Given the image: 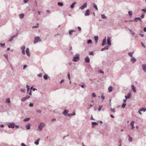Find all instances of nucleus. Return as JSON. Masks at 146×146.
<instances>
[{
  "instance_id": "nucleus-30",
  "label": "nucleus",
  "mask_w": 146,
  "mask_h": 146,
  "mask_svg": "<svg viewBox=\"0 0 146 146\" xmlns=\"http://www.w3.org/2000/svg\"><path fill=\"white\" fill-rule=\"evenodd\" d=\"M133 53V52H129L128 53V55L130 56L131 57H133L132 54Z\"/></svg>"
},
{
  "instance_id": "nucleus-8",
  "label": "nucleus",
  "mask_w": 146,
  "mask_h": 146,
  "mask_svg": "<svg viewBox=\"0 0 146 146\" xmlns=\"http://www.w3.org/2000/svg\"><path fill=\"white\" fill-rule=\"evenodd\" d=\"M26 52L27 55L29 57L30 56V54L29 52V48H27L26 50Z\"/></svg>"
},
{
  "instance_id": "nucleus-18",
  "label": "nucleus",
  "mask_w": 146,
  "mask_h": 146,
  "mask_svg": "<svg viewBox=\"0 0 146 146\" xmlns=\"http://www.w3.org/2000/svg\"><path fill=\"white\" fill-rule=\"evenodd\" d=\"M68 112V110H64V111L63 112V114L64 115H67Z\"/></svg>"
},
{
  "instance_id": "nucleus-40",
  "label": "nucleus",
  "mask_w": 146,
  "mask_h": 146,
  "mask_svg": "<svg viewBox=\"0 0 146 146\" xmlns=\"http://www.w3.org/2000/svg\"><path fill=\"white\" fill-rule=\"evenodd\" d=\"M21 92L24 93L25 92V88H21Z\"/></svg>"
},
{
  "instance_id": "nucleus-22",
  "label": "nucleus",
  "mask_w": 146,
  "mask_h": 146,
  "mask_svg": "<svg viewBox=\"0 0 146 146\" xmlns=\"http://www.w3.org/2000/svg\"><path fill=\"white\" fill-rule=\"evenodd\" d=\"M93 5L94 8L97 11H98V8L97 5L94 3H93Z\"/></svg>"
},
{
  "instance_id": "nucleus-34",
  "label": "nucleus",
  "mask_w": 146,
  "mask_h": 146,
  "mask_svg": "<svg viewBox=\"0 0 146 146\" xmlns=\"http://www.w3.org/2000/svg\"><path fill=\"white\" fill-rule=\"evenodd\" d=\"M98 123L97 122H92V125H98Z\"/></svg>"
},
{
  "instance_id": "nucleus-32",
  "label": "nucleus",
  "mask_w": 146,
  "mask_h": 146,
  "mask_svg": "<svg viewBox=\"0 0 146 146\" xmlns=\"http://www.w3.org/2000/svg\"><path fill=\"white\" fill-rule=\"evenodd\" d=\"M128 30L130 32L131 34L133 35V36H134L135 35V33H134L129 29H128Z\"/></svg>"
},
{
  "instance_id": "nucleus-60",
  "label": "nucleus",
  "mask_w": 146,
  "mask_h": 146,
  "mask_svg": "<svg viewBox=\"0 0 146 146\" xmlns=\"http://www.w3.org/2000/svg\"><path fill=\"white\" fill-rule=\"evenodd\" d=\"M21 144L22 146H27L23 143H22Z\"/></svg>"
},
{
  "instance_id": "nucleus-23",
  "label": "nucleus",
  "mask_w": 146,
  "mask_h": 146,
  "mask_svg": "<svg viewBox=\"0 0 146 146\" xmlns=\"http://www.w3.org/2000/svg\"><path fill=\"white\" fill-rule=\"evenodd\" d=\"M27 129L28 130H29L30 129V124H28L26 126Z\"/></svg>"
},
{
  "instance_id": "nucleus-42",
  "label": "nucleus",
  "mask_w": 146,
  "mask_h": 146,
  "mask_svg": "<svg viewBox=\"0 0 146 146\" xmlns=\"http://www.w3.org/2000/svg\"><path fill=\"white\" fill-rule=\"evenodd\" d=\"M38 27V23L37 24V26H34L33 27V28H37Z\"/></svg>"
},
{
  "instance_id": "nucleus-27",
  "label": "nucleus",
  "mask_w": 146,
  "mask_h": 146,
  "mask_svg": "<svg viewBox=\"0 0 146 146\" xmlns=\"http://www.w3.org/2000/svg\"><path fill=\"white\" fill-rule=\"evenodd\" d=\"M58 5L59 6H62L63 5V4L62 2H58Z\"/></svg>"
},
{
  "instance_id": "nucleus-17",
  "label": "nucleus",
  "mask_w": 146,
  "mask_h": 146,
  "mask_svg": "<svg viewBox=\"0 0 146 146\" xmlns=\"http://www.w3.org/2000/svg\"><path fill=\"white\" fill-rule=\"evenodd\" d=\"M25 15L24 13L20 14L19 15V17L21 19H22L24 17Z\"/></svg>"
},
{
  "instance_id": "nucleus-44",
  "label": "nucleus",
  "mask_w": 146,
  "mask_h": 146,
  "mask_svg": "<svg viewBox=\"0 0 146 146\" xmlns=\"http://www.w3.org/2000/svg\"><path fill=\"white\" fill-rule=\"evenodd\" d=\"M30 97V96H27L26 97H25L26 100L28 99Z\"/></svg>"
},
{
  "instance_id": "nucleus-59",
  "label": "nucleus",
  "mask_w": 146,
  "mask_h": 146,
  "mask_svg": "<svg viewBox=\"0 0 146 146\" xmlns=\"http://www.w3.org/2000/svg\"><path fill=\"white\" fill-rule=\"evenodd\" d=\"M142 11L144 12H146V9H143L142 10Z\"/></svg>"
},
{
  "instance_id": "nucleus-38",
  "label": "nucleus",
  "mask_w": 146,
  "mask_h": 146,
  "mask_svg": "<svg viewBox=\"0 0 146 146\" xmlns=\"http://www.w3.org/2000/svg\"><path fill=\"white\" fill-rule=\"evenodd\" d=\"M68 79L70 80V74L69 72H68Z\"/></svg>"
},
{
  "instance_id": "nucleus-20",
  "label": "nucleus",
  "mask_w": 146,
  "mask_h": 146,
  "mask_svg": "<svg viewBox=\"0 0 146 146\" xmlns=\"http://www.w3.org/2000/svg\"><path fill=\"white\" fill-rule=\"evenodd\" d=\"M43 78L45 80H47L48 78H50V77L48 76L47 74H45Z\"/></svg>"
},
{
  "instance_id": "nucleus-3",
  "label": "nucleus",
  "mask_w": 146,
  "mask_h": 146,
  "mask_svg": "<svg viewBox=\"0 0 146 146\" xmlns=\"http://www.w3.org/2000/svg\"><path fill=\"white\" fill-rule=\"evenodd\" d=\"M79 59L80 58L78 55L76 56L73 57L72 59V61L74 62H77L79 60Z\"/></svg>"
},
{
  "instance_id": "nucleus-57",
  "label": "nucleus",
  "mask_w": 146,
  "mask_h": 146,
  "mask_svg": "<svg viewBox=\"0 0 146 146\" xmlns=\"http://www.w3.org/2000/svg\"><path fill=\"white\" fill-rule=\"evenodd\" d=\"M101 98H102V99L103 100H104V99H105V96H104L103 95H102L101 96Z\"/></svg>"
},
{
  "instance_id": "nucleus-11",
  "label": "nucleus",
  "mask_w": 146,
  "mask_h": 146,
  "mask_svg": "<svg viewBox=\"0 0 146 146\" xmlns=\"http://www.w3.org/2000/svg\"><path fill=\"white\" fill-rule=\"evenodd\" d=\"M107 44L108 45H111L110 40V38L109 37H108V39L107 40Z\"/></svg>"
},
{
  "instance_id": "nucleus-12",
  "label": "nucleus",
  "mask_w": 146,
  "mask_h": 146,
  "mask_svg": "<svg viewBox=\"0 0 146 146\" xmlns=\"http://www.w3.org/2000/svg\"><path fill=\"white\" fill-rule=\"evenodd\" d=\"M90 14V10L88 9L86 11L85 13V16H88Z\"/></svg>"
},
{
  "instance_id": "nucleus-63",
  "label": "nucleus",
  "mask_w": 146,
  "mask_h": 146,
  "mask_svg": "<svg viewBox=\"0 0 146 146\" xmlns=\"http://www.w3.org/2000/svg\"><path fill=\"white\" fill-rule=\"evenodd\" d=\"M71 114H72V116L75 115H76V113H75V112H73Z\"/></svg>"
},
{
  "instance_id": "nucleus-33",
  "label": "nucleus",
  "mask_w": 146,
  "mask_h": 146,
  "mask_svg": "<svg viewBox=\"0 0 146 146\" xmlns=\"http://www.w3.org/2000/svg\"><path fill=\"white\" fill-rule=\"evenodd\" d=\"M101 16L102 18L104 19H106V17L105 16L104 14L101 15Z\"/></svg>"
},
{
  "instance_id": "nucleus-36",
  "label": "nucleus",
  "mask_w": 146,
  "mask_h": 146,
  "mask_svg": "<svg viewBox=\"0 0 146 146\" xmlns=\"http://www.w3.org/2000/svg\"><path fill=\"white\" fill-rule=\"evenodd\" d=\"M102 108V106H99V108L98 109V111H100L101 110Z\"/></svg>"
},
{
  "instance_id": "nucleus-4",
  "label": "nucleus",
  "mask_w": 146,
  "mask_h": 146,
  "mask_svg": "<svg viewBox=\"0 0 146 146\" xmlns=\"http://www.w3.org/2000/svg\"><path fill=\"white\" fill-rule=\"evenodd\" d=\"M8 126L9 128H13L15 127V123H11L8 124Z\"/></svg>"
},
{
  "instance_id": "nucleus-31",
  "label": "nucleus",
  "mask_w": 146,
  "mask_h": 146,
  "mask_svg": "<svg viewBox=\"0 0 146 146\" xmlns=\"http://www.w3.org/2000/svg\"><path fill=\"white\" fill-rule=\"evenodd\" d=\"M74 31H75L74 30H71L69 31V34L70 35H72V33L73 32H74Z\"/></svg>"
},
{
  "instance_id": "nucleus-48",
  "label": "nucleus",
  "mask_w": 146,
  "mask_h": 146,
  "mask_svg": "<svg viewBox=\"0 0 146 146\" xmlns=\"http://www.w3.org/2000/svg\"><path fill=\"white\" fill-rule=\"evenodd\" d=\"M88 44L91 43V40L90 39L88 40L87 41Z\"/></svg>"
},
{
  "instance_id": "nucleus-13",
  "label": "nucleus",
  "mask_w": 146,
  "mask_h": 146,
  "mask_svg": "<svg viewBox=\"0 0 146 146\" xmlns=\"http://www.w3.org/2000/svg\"><path fill=\"white\" fill-rule=\"evenodd\" d=\"M137 20H139L140 21H141V19L140 17H136L135 18L134 20H133V21L137 22Z\"/></svg>"
},
{
  "instance_id": "nucleus-15",
  "label": "nucleus",
  "mask_w": 146,
  "mask_h": 146,
  "mask_svg": "<svg viewBox=\"0 0 146 146\" xmlns=\"http://www.w3.org/2000/svg\"><path fill=\"white\" fill-rule=\"evenodd\" d=\"M131 61L133 63H134L136 61V59L133 57H132L131 58Z\"/></svg>"
},
{
  "instance_id": "nucleus-55",
  "label": "nucleus",
  "mask_w": 146,
  "mask_h": 146,
  "mask_svg": "<svg viewBox=\"0 0 146 146\" xmlns=\"http://www.w3.org/2000/svg\"><path fill=\"white\" fill-rule=\"evenodd\" d=\"M99 72L100 73H102L103 74L104 73V72L102 71V70H99Z\"/></svg>"
},
{
  "instance_id": "nucleus-25",
  "label": "nucleus",
  "mask_w": 146,
  "mask_h": 146,
  "mask_svg": "<svg viewBox=\"0 0 146 146\" xmlns=\"http://www.w3.org/2000/svg\"><path fill=\"white\" fill-rule=\"evenodd\" d=\"M112 87L111 86L109 87L108 88V90L109 92H111L112 91Z\"/></svg>"
},
{
  "instance_id": "nucleus-49",
  "label": "nucleus",
  "mask_w": 146,
  "mask_h": 146,
  "mask_svg": "<svg viewBox=\"0 0 146 146\" xmlns=\"http://www.w3.org/2000/svg\"><path fill=\"white\" fill-rule=\"evenodd\" d=\"M29 106L30 107H33V104L32 103H30L29 104Z\"/></svg>"
},
{
  "instance_id": "nucleus-45",
  "label": "nucleus",
  "mask_w": 146,
  "mask_h": 146,
  "mask_svg": "<svg viewBox=\"0 0 146 146\" xmlns=\"http://www.w3.org/2000/svg\"><path fill=\"white\" fill-rule=\"evenodd\" d=\"M125 106H126V104H123L122 105V106H121V108H125Z\"/></svg>"
},
{
  "instance_id": "nucleus-46",
  "label": "nucleus",
  "mask_w": 146,
  "mask_h": 146,
  "mask_svg": "<svg viewBox=\"0 0 146 146\" xmlns=\"http://www.w3.org/2000/svg\"><path fill=\"white\" fill-rule=\"evenodd\" d=\"M133 20H129V21H125V23H127V22H133Z\"/></svg>"
},
{
  "instance_id": "nucleus-39",
  "label": "nucleus",
  "mask_w": 146,
  "mask_h": 146,
  "mask_svg": "<svg viewBox=\"0 0 146 146\" xmlns=\"http://www.w3.org/2000/svg\"><path fill=\"white\" fill-rule=\"evenodd\" d=\"M128 14L130 16H131L132 15V11H129L128 12Z\"/></svg>"
},
{
  "instance_id": "nucleus-37",
  "label": "nucleus",
  "mask_w": 146,
  "mask_h": 146,
  "mask_svg": "<svg viewBox=\"0 0 146 146\" xmlns=\"http://www.w3.org/2000/svg\"><path fill=\"white\" fill-rule=\"evenodd\" d=\"M30 119V118H27L25 119H24V121H28Z\"/></svg>"
},
{
  "instance_id": "nucleus-62",
  "label": "nucleus",
  "mask_w": 146,
  "mask_h": 146,
  "mask_svg": "<svg viewBox=\"0 0 146 146\" xmlns=\"http://www.w3.org/2000/svg\"><path fill=\"white\" fill-rule=\"evenodd\" d=\"M29 0H24V2L25 3H26Z\"/></svg>"
},
{
  "instance_id": "nucleus-24",
  "label": "nucleus",
  "mask_w": 146,
  "mask_h": 146,
  "mask_svg": "<svg viewBox=\"0 0 146 146\" xmlns=\"http://www.w3.org/2000/svg\"><path fill=\"white\" fill-rule=\"evenodd\" d=\"M6 102L8 104L10 103L11 102L10 99L9 98H7L6 100Z\"/></svg>"
},
{
  "instance_id": "nucleus-19",
  "label": "nucleus",
  "mask_w": 146,
  "mask_h": 146,
  "mask_svg": "<svg viewBox=\"0 0 146 146\" xmlns=\"http://www.w3.org/2000/svg\"><path fill=\"white\" fill-rule=\"evenodd\" d=\"M131 95V93L130 92L129 93L127 94V96H125V97L126 99H127L129 98V97Z\"/></svg>"
},
{
  "instance_id": "nucleus-1",
  "label": "nucleus",
  "mask_w": 146,
  "mask_h": 146,
  "mask_svg": "<svg viewBox=\"0 0 146 146\" xmlns=\"http://www.w3.org/2000/svg\"><path fill=\"white\" fill-rule=\"evenodd\" d=\"M45 125V124L44 123L42 122L40 123L38 127L37 130L40 131H41Z\"/></svg>"
},
{
  "instance_id": "nucleus-16",
  "label": "nucleus",
  "mask_w": 146,
  "mask_h": 146,
  "mask_svg": "<svg viewBox=\"0 0 146 146\" xmlns=\"http://www.w3.org/2000/svg\"><path fill=\"white\" fill-rule=\"evenodd\" d=\"M94 38L95 40V43L97 44L98 39V36H94Z\"/></svg>"
},
{
  "instance_id": "nucleus-56",
  "label": "nucleus",
  "mask_w": 146,
  "mask_h": 146,
  "mask_svg": "<svg viewBox=\"0 0 146 146\" xmlns=\"http://www.w3.org/2000/svg\"><path fill=\"white\" fill-rule=\"evenodd\" d=\"M4 56L5 57V58L7 59H8V55L7 54H5L4 55Z\"/></svg>"
},
{
  "instance_id": "nucleus-10",
  "label": "nucleus",
  "mask_w": 146,
  "mask_h": 146,
  "mask_svg": "<svg viewBox=\"0 0 146 146\" xmlns=\"http://www.w3.org/2000/svg\"><path fill=\"white\" fill-rule=\"evenodd\" d=\"M106 38L105 37L103 40L102 43V46H103L106 45Z\"/></svg>"
},
{
  "instance_id": "nucleus-28",
  "label": "nucleus",
  "mask_w": 146,
  "mask_h": 146,
  "mask_svg": "<svg viewBox=\"0 0 146 146\" xmlns=\"http://www.w3.org/2000/svg\"><path fill=\"white\" fill-rule=\"evenodd\" d=\"M76 3L75 2L72 3V4L70 5V7L72 9L74 7V6Z\"/></svg>"
},
{
  "instance_id": "nucleus-51",
  "label": "nucleus",
  "mask_w": 146,
  "mask_h": 146,
  "mask_svg": "<svg viewBox=\"0 0 146 146\" xmlns=\"http://www.w3.org/2000/svg\"><path fill=\"white\" fill-rule=\"evenodd\" d=\"M42 74L41 73L38 74L37 75V76L39 77H42Z\"/></svg>"
},
{
  "instance_id": "nucleus-7",
  "label": "nucleus",
  "mask_w": 146,
  "mask_h": 146,
  "mask_svg": "<svg viewBox=\"0 0 146 146\" xmlns=\"http://www.w3.org/2000/svg\"><path fill=\"white\" fill-rule=\"evenodd\" d=\"M134 121H132L130 123V125L131 127V129L132 130H133L134 128L135 127L134 126Z\"/></svg>"
},
{
  "instance_id": "nucleus-64",
  "label": "nucleus",
  "mask_w": 146,
  "mask_h": 146,
  "mask_svg": "<svg viewBox=\"0 0 146 146\" xmlns=\"http://www.w3.org/2000/svg\"><path fill=\"white\" fill-rule=\"evenodd\" d=\"M143 31L145 32H146V27H144V28H143Z\"/></svg>"
},
{
  "instance_id": "nucleus-53",
  "label": "nucleus",
  "mask_w": 146,
  "mask_h": 146,
  "mask_svg": "<svg viewBox=\"0 0 146 146\" xmlns=\"http://www.w3.org/2000/svg\"><path fill=\"white\" fill-rule=\"evenodd\" d=\"M129 139L130 142H131L132 141V138L130 137L129 136Z\"/></svg>"
},
{
  "instance_id": "nucleus-58",
  "label": "nucleus",
  "mask_w": 146,
  "mask_h": 146,
  "mask_svg": "<svg viewBox=\"0 0 146 146\" xmlns=\"http://www.w3.org/2000/svg\"><path fill=\"white\" fill-rule=\"evenodd\" d=\"M67 115L69 117H70L72 116V114L71 113H68Z\"/></svg>"
},
{
  "instance_id": "nucleus-26",
  "label": "nucleus",
  "mask_w": 146,
  "mask_h": 146,
  "mask_svg": "<svg viewBox=\"0 0 146 146\" xmlns=\"http://www.w3.org/2000/svg\"><path fill=\"white\" fill-rule=\"evenodd\" d=\"M39 139H38V140H36L34 142L35 144L36 145H38L39 144Z\"/></svg>"
},
{
  "instance_id": "nucleus-9",
  "label": "nucleus",
  "mask_w": 146,
  "mask_h": 146,
  "mask_svg": "<svg viewBox=\"0 0 146 146\" xmlns=\"http://www.w3.org/2000/svg\"><path fill=\"white\" fill-rule=\"evenodd\" d=\"M142 69L144 72L146 73V64H143L142 65Z\"/></svg>"
},
{
  "instance_id": "nucleus-47",
  "label": "nucleus",
  "mask_w": 146,
  "mask_h": 146,
  "mask_svg": "<svg viewBox=\"0 0 146 146\" xmlns=\"http://www.w3.org/2000/svg\"><path fill=\"white\" fill-rule=\"evenodd\" d=\"M110 110L111 112H113V113L115 112V110L114 109L111 108Z\"/></svg>"
},
{
  "instance_id": "nucleus-35",
  "label": "nucleus",
  "mask_w": 146,
  "mask_h": 146,
  "mask_svg": "<svg viewBox=\"0 0 146 146\" xmlns=\"http://www.w3.org/2000/svg\"><path fill=\"white\" fill-rule=\"evenodd\" d=\"M140 110L141 111H143L144 112H145L146 111V109L144 108H142L140 109Z\"/></svg>"
},
{
  "instance_id": "nucleus-21",
  "label": "nucleus",
  "mask_w": 146,
  "mask_h": 146,
  "mask_svg": "<svg viewBox=\"0 0 146 146\" xmlns=\"http://www.w3.org/2000/svg\"><path fill=\"white\" fill-rule=\"evenodd\" d=\"M131 88H132V89L133 90V92H134L135 93L136 92V90L135 88V86H134L133 85H131Z\"/></svg>"
},
{
  "instance_id": "nucleus-6",
  "label": "nucleus",
  "mask_w": 146,
  "mask_h": 146,
  "mask_svg": "<svg viewBox=\"0 0 146 146\" xmlns=\"http://www.w3.org/2000/svg\"><path fill=\"white\" fill-rule=\"evenodd\" d=\"M87 6V4L86 3H84L83 5L79 7V9H83L85 8Z\"/></svg>"
},
{
  "instance_id": "nucleus-52",
  "label": "nucleus",
  "mask_w": 146,
  "mask_h": 146,
  "mask_svg": "<svg viewBox=\"0 0 146 146\" xmlns=\"http://www.w3.org/2000/svg\"><path fill=\"white\" fill-rule=\"evenodd\" d=\"M104 50H108L109 49V47L108 46H106L104 48Z\"/></svg>"
},
{
  "instance_id": "nucleus-41",
  "label": "nucleus",
  "mask_w": 146,
  "mask_h": 146,
  "mask_svg": "<svg viewBox=\"0 0 146 146\" xmlns=\"http://www.w3.org/2000/svg\"><path fill=\"white\" fill-rule=\"evenodd\" d=\"M26 100L25 97H24L21 99V101L23 102H25Z\"/></svg>"
},
{
  "instance_id": "nucleus-5",
  "label": "nucleus",
  "mask_w": 146,
  "mask_h": 146,
  "mask_svg": "<svg viewBox=\"0 0 146 146\" xmlns=\"http://www.w3.org/2000/svg\"><path fill=\"white\" fill-rule=\"evenodd\" d=\"M25 48H26L25 46H23L21 48V50H22V53L23 55L25 54Z\"/></svg>"
},
{
  "instance_id": "nucleus-61",
  "label": "nucleus",
  "mask_w": 146,
  "mask_h": 146,
  "mask_svg": "<svg viewBox=\"0 0 146 146\" xmlns=\"http://www.w3.org/2000/svg\"><path fill=\"white\" fill-rule=\"evenodd\" d=\"M78 28L79 31H80L81 30V28L80 27H78Z\"/></svg>"
},
{
  "instance_id": "nucleus-2",
  "label": "nucleus",
  "mask_w": 146,
  "mask_h": 146,
  "mask_svg": "<svg viewBox=\"0 0 146 146\" xmlns=\"http://www.w3.org/2000/svg\"><path fill=\"white\" fill-rule=\"evenodd\" d=\"M41 41V40L40 39V38L39 37H36L35 38L34 43L35 44L36 43L38 42H39Z\"/></svg>"
},
{
  "instance_id": "nucleus-14",
  "label": "nucleus",
  "mask_w": 146,
  "mask_h": 146,
  "mask_svg": "<svg viewBox=\"0 0 146 146\" xmlns=\"http://www.w3.org/2000/svg\"><path fill=\"white\" fill-rule=\"evenodd\" d=\"M85 61L86 63H89L90 61V59L88 56H87L85 58Z\"/></svg>"
},
{
  "instance_id": "nucleus-54",
  "label": "nucleus",
  "mask_w": 146,
  "mask_h": 146,
  "mask_svg": "<svg viewBox=\"0 0 146 146\" xmlns=\"http://www.w3.org/2000/svg\"><path fill=\"white\" fill-rule=\"evenodd\" d=\"M0 45L1 47H3L5 46V43H1Z\"/></svg>"
},
{
  "instance_id": "nucleus-43",
  "label": "nucleus",
  "mask_w": 146,
  "mask_h": 146,
  "mask_svg": "<svg viewBox=\"0 0 146 146\" xmlns=\"http://www.w3.org/2000/svg\"><path fill=\"white\" fill-rule=\"evenodd\" d=\"M92 96L94 97H96V95L95 93H93L92 94Z\"/></svg>"
},
{
  "instance_id": "nucleus-50",
  "label": "nucleus",
  "mask_w": 146,
  "mask_h": 146,
  "mask_svg": "<svg viewBox=\"0 0 146 146\" xmlns=\"http://www.w3.org/2000/svg\"><path fill=\"white\" fill-rule=\"evenodd\" d=\"M36 112L37 113H41L42 111L41 110H36Z\"/></svg>"
},
{
  "instance_id": "nucleus-29",
  "label": "nucleus",
  "mask_w": 146,
  "mask_h": 146,
  "mask_svg": "<svg viewBox=\"0 0 146 146\" xmlns=\"http://www.w3.org/2000/svg\"><path fill=\"white\" fill-rule=\"evenodd\" d=\"M15 37V35L13 36L9 39V41L11 42L13 39V38Z\"/></svg>"
}]
</instances>
